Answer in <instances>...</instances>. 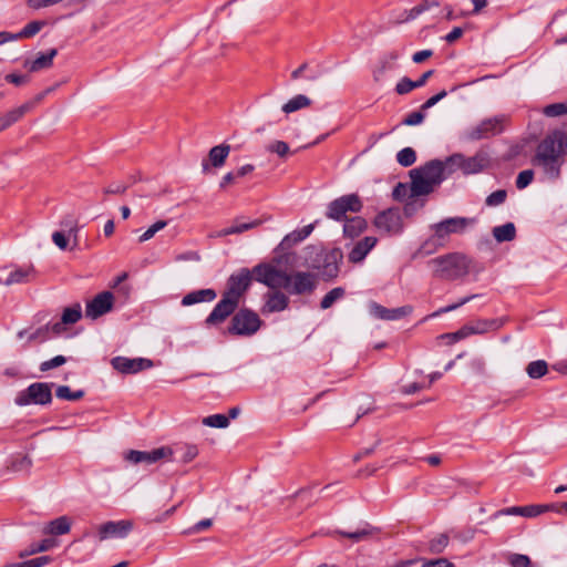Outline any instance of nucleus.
I'll return each mask as SVG.
<instances>
[{"instance_id": "nucleus-1", "label": "nucleus", "mask_w": 567, "mask_h": 567, "mask_svg": "<svg viewBox=\"0 0 567 567\" xmlns=\"http://www.w3.org/2000/svg\"><path fill=\"white\" fill-rule=\"evenodd\" d=\"M565 146L567 147L566 132L555 131L548 134L538 144L533 164L540 166L550 178L558 177Z\"/></svg>"}, {"instance_id": "nucleus-2", "label": "nucleus", "mask_w": 567, "mask_h": 567, "mask_svg": "<svg viewBox=\"0 0 567 567\" xmlns=\"http://www.w3.org/2000/svg\"><path fill=\"white\" fill-rule=\"evenodd\" d=\"M429 265L435 278L454 281L465 278L473 269L474 261L462 252H450L431 259Z\"/></svg>"}, {"instance_id": "nucleus-3", "label": "nucleus", "mask_w": 567, "mask_h": 567, "mask_svg": "<svg viewBox=\"0 0 567 567\" xmlns=\"http://www.w3.org/2000/svg\"><path fill=\"white\" fill-rule=\"evenodd\" d=\"M260 326L259 316L250 309L243 308L233 316L230 324L223 333L248 337L255 334Z\"/></svg>"}, {"instance_id": "nucleus-4", "label": "nucleus", "mask_w": 567, "mask_h": 567, "mask_svg": "<svg viewBox=\"0 0 567 567\" xmlns=\"http://www.w3.org/2000/svg\"><path fill=\"white\" fill-rule=\"evenodd\" d=\"M52 383L34 382L17 393L14 403L19 406L50 404L52 402Z\"/></svg>"}, {"instance_id": "nucleus-5", "label": "nucleus", "mask_w": 567, "mask_h": 567, "mask_svg": "<svg viewBox=\"0 0 567 567\" xmlns=\"http://www.w3.org/2000/svg\"><path fill=\"white\" fill-rule=\"evenodd\" d=\"M255 280L270 289H289L291 284L290 275L271 264H260L252 268Z\"/></svg>"}, {"instance_id": "nucleus-6", "label": "nucleus", "mask_w": 567, "mask_h": 567, "mask_svg": "<svg viewBox=\"0 0 567 567\" xmlns=\"http://www.w3.org/2000/svg\"><path fill=\"white\" fill-rule=\"evenodd\" d=\"M489 163L486 153L478 152L472 157H465L461 153H456L446 158L445 165L450 171L461 169L464 174H476L484 171Z\"/></svg>"}, {"instance_id": "nucleus-7", "label": "nucleus", "mask_w": 567, "mask_h": 567, "mask_svg": "<svg viewBox=\"0 0 567 567\" xmlns=\"http://www.w3.org/2000/svg\"><path fill=\"white\" fill-rule=\"evenodd\" d=\"M134 529L132 519L107 520L96 526L100 543L110 539H125Z\"/></svg>"}, {"instance_id": "nucleus-8", "label": "nucleus", "mask_w": 567, "mask_h": 567, "mask_svg": "<svg viewBox=\"0 0 567 567\" xmlns=\"http://www.w3.org/2000/svg\"><path fill=\"white\" fill-rule=\"evenodd\" d=\"M252 278V270L250 271L247 268L240 269L228 278L226 289L221 295L230 300H235L236 303L239 305L240 299L248 290Z\"/></svg>"}, {"instance_id": "nucleus-9", "label": "nucleus", "mask_w": 567, "mask_h": 567, "mask_svg": "<svg viewBox=\"0 0 567 567\" xmlns=\"http://www.w3.org/2000/svg\"><path fill=\"white\" fill-rule=\"evenodd\" d=\"M506 122L507 117L505 115L486 118L476 126L467 130L465 133L466 138L470 141H478L501 134L505 128Z\"/></svg>"}, {"instance_id": "nucleus-10", "label": "nucleus", "mask_w": 567, "mask_h": 567, "mask_svg": "<svg viewBox=\"0 0 567 567\" xmlns=\"http://www.w3.org/2000/svg\"><path fill=\"white\" fill-rule=\"evenodd\" d=\"M362 202L357 194H348L332 200L328 205L327 217L334 220H342L348 212L359 213Z\"/></svg>"}, {"instance_id": "nucleus-11", "label": "nucleus", "mask_w": 567, "mask_h": 567, "mask_svg": "<svg viewBox=\"0 0 567 567\" xmlns=\"http://www.w3.org/2000/svg\"><path fill=\"white\" fill-rule=\"evenodd\" d=\"M468 224L470 220L464 217H453L442 220L432 226L434 234L431 241H433L435 246H443L451 234L464 231Z\"/></svg>"}, {"instance_id": "nucleus-12", "label": "nucleus", "mask_w": 567, "mask_h": 567, "mask_svg": "<svg viewBox=\"0 0 567 567\" xmlns=\"http://www.w3.org/2000/svg\"><path fill=\"white\" fill-rule=\"evenodd\" d=\"M172 455H173V450L171 447L162 446L158 449H154L152 451L131 450L125 454V460L133 464H140V463L153 464L163 458L171 460Z\"/></svg>"}, {"instance_id": "nucleus-13", "label": "nucleus", "mask_w": 567, "mask_h": 567, "mask_svg": "<svg viewBox=\"0 0 567 567\" xmlns=\"http://www.w3.org/2000/svg\"><path fill=\"white\" fill-rule=\"evenodd\" d=\"M235 300H230L221 295V299L214 307L213 311L205 320L207 327H219L223 324L238 308Z\"/></svg>"}, {"instance_id": "nucleus-14", "label": "nucleus", "mask_w": 567, "mask_h": 567, "mask_svg": "<svg viewBox=\"0 0 567 567\" xmlns=\"http://www.w3.org/2000/svg\"><path fill=\"white\" fill-rule=\"evenodd\" d=\"M114 296L110 291H103L96 295L86 303L85 316L92 320L110 312L113 309Z\"/></svg>"}, {"instance_id": "nucleus-15", "label": "nucleus", "mask_w": 567, "mask_h": 567, "mask_svg": "<svg viewBox=\"0 0 567 567\" xmlns=\"http://www.w3.org/2000/svg\"><path fill=\"white\" fill-rule=\"evenodd\" d=\"M374 225L385 234H399L403 228L400 212L393 208L380 213L374 219Z\"/></svg>"}, {"instance_id": "nucleus-16", "label": "nucleus", "mask_w": 567, "mask_h": 567, "mask_svg": "<svg viewBox=\"0 0 567 567\" xmlns=\"http://www.w3.org/2000/svg\"><path fill=\"white\" fill-rule=\"evenodd\" d=\"M111 364L115 370L124 374L137 373L142 370L150 369L153 367V362L148 359H128L124 357L113 358Z\"/></svg>"}, {"instance_id": "nucleus-17", "label": "nucleus", "mask_w": 567, "mask_h": 567, "mask_svg": "<svg viewBox=\"0 0 567 567\" xmlns=\"http://www.w3.org/2000/svg\"><path fill=\"white\" fill-rule=\"evenodd\" d=\"M291 284L290 288L287 289L290 293L302 295L310 293L317 286L316 275L311 272H296L290 275Z\"/></svg>"}, {"instance_id": "nucleus-18", "label": "nucleus", "mask_w": 567, "mask_h": 567, "mask_svg": "<svg viewBox=\"0 0 567 567\" xmlns=\"http://www.w3.org/2000/svg\"><path fill=\"white\" fill-rule=\"evenodd\" d=\"M554 505H528V506H513L497 511L494 517L508 516V515H520L524 517H536L548 511H553Z\"/></svg>"}, {"instance_id": "nucleus-19", "label": "nucleus", "mask_w": 567, "mask_h": 567, "mask_svg": "<svg viewBox=\"0 0 567 567\" xmlns=\"http://www.w3.org/2000/svg\"><path fill=\"white\" fill-rule=\"evenodd\" d=\"M507 321V317L493 319H476L467 323L466 326L470 334H485L488 332L498 331Z\"/></svg>"}, {"instance_id": "nucleus-20", "label": "nucleus", "mask_w": 567, "mask_h": 567, "mask_svg": "<svg viewBox=\"0 0 567 567\" xmlns=\"http://www.w3.org/2000/svg\"><path fill=\"white\" fill-rule=\"evenodd\" d=\"M82 318V307L75 303L72 307L64 308L61 320L51 324V331L54 334H61L68 326L76 323Z\"/></svg>"}, {"instance_id": "nucleus-21", "label": "nucleus", "mask_w": 567, "mask_h": 567, "mask_svg": "<svg viewBox=\"0 0 567 567\" xmlns=\"http://www.w3.org/2000/svg\"><path fill=\"white\" fill-rule=\"evenodd\" d=\"M370 312L375 318L381 320H399L412 313L413 308L411 306H403L394 309H388L377 302H372L370 306Z\"/></svg>"}, {"instance_id": "nucleus-22", "label": "nucleus", "mask_w": 567, "mask_h": 567, "mask_svg": "<svg viewBox=\"0 0 567 567\" xmlns=\"http://www.w3.org/2000/svg\"><path fill=\"white\" fill-rule=\"evenodd\" d=\"M230 152V145L223 143L209 150L208 159L202 163L203 171L208 172L210 166L215 168L221 167Z\"/></svg>"}, {"instance_id": "nucleus-23", "label": "nucleus", "mask_w": 567, "mask_h": 567, "mask_svg": "<svg viewBox=\"0 0 567 567\" xmlns=\"http://www.w3.org/2000/svg\"><path fill=\"white\" fill-rule=\"evenodd\" d=\"M35 269L32 265L18 267L12 270L6 279L0 278V285L12 286L18 284H25L35 277Z\"/></svg>"}, {"instance_id": "nucleus-24", "label": "nucleus", "mask_w": 567, "mask_h": 567, "mask_svg": "<svg viewBox=\"0 0 567 567\" xmlns=\"http://www.w3.org/2000/svg\"><path fill=\"white\" fill-rule=\"evenodd\" d=\"M447 167L441 161H431L423 167L416 168L422 176L427 179L433 186L440 184L443 179V172Z\"/></svg>"}, {"instance_id": "nucleus-25", "label": "nucleus", "mask_w": 567, "mask_h": 567, "mask_svg": "<svg viewBox=\"0 0 567 567\" xmlns=\"http://www.w3.org/2000/svg\"><path fill=\"white\" fill-rule=\"evenodd\" d=\"M265 298L266 302L261 309L262 313L282 311L288 307V297L278 290L266 293Z\"/></svg>"}, {"instance_id": "nucleus-26", "label": "nucleus", "mask_w": 567, "mask_h": 567, "mask_svg": "<svg viewBox=\"0 0 567 567\" xmlns=\"http://www.w3.org/2000/svg\"><path fill=\"white\" fill-rule=\"evenodd\" d=\"M56 49H51L47 53H39V55L33 60H25L23 66L29 72H39L41 70H45L52 66L53 59L56 56Z\"/></svg>"}, {"instance_id": "nucleus-27", "label": "nucleus", "mask_w": 567, "mask_h": 567, "mask_svg": "<svg viewBox=\"0 0 567 567\" xmlns=\"http://www.w3.org/2000/svg\"><path fill=\"white\" fill-rule=\"evenodd\" d=\"M410 176L412 179L410 187V198L426 195L433 190L434 186L427 179H425L417 169H412L410 172Z\"/></svg>"}, {"instance_id": "nucleus-28", "label": "nucleus", "mask_w": 567, "mask_h": 567, "mask_svg": "<svg viewBox=\"0 0 567 567\" xmlns=\"http://www.w3.org/2000/svg\"><path fill=\"white\" fill-rule=\"evenodd\" d=\"M375 237H364L362 240L358 241L350 251L348 256L349 261L354 264L362 261L368 255V252L375 246Z\"/></svg>"}, {"instance_id": "nucleus-29", "label": "nucleus", "mask_w": 567, "mask_h": 567, "mask_svg": "<svg viewBox=\"0 0 567 567\" xmlns=\"http://www.w3.org/2000/svg\"><path fill=\"white\" fill-rule=\"evenodd\" d=\"M32 109V103H24L7 113L0 114V132L9 128Z\"/></svg>"}, {"instance_id": "nucleus-30", "label": "nucleus", "mask_w": 567, "mask_h": 567, "mask_svg": "<svg viewBox=\"0 0 567 567\" xmlns=\"http://www.w3.org/2000/svg\"><path fill=\"white\" fill-rule=\"evenodd\" d=\"M216 297V291L210 288L195 290L183 297L182 305L188 307L198 302L213 301Z\"/></svg>"}, {"instance_id": "nucleus-31", "label": "nucleus", "mask_w": 567, "mask_h": 567, "mask_svg": "<svg viewBox=\"0 0 567 567\" xmlns=\"http://www.w3.org/2000/svg\"><path fill=\"white\" fill-rule=\"evenodd\" d=\"M71 529V519L68 516H60L51 520L44 529L45 534L64 535Z\"/></svg>"}, {"instance_id": "nucleus-32", "label": "nucleus", "mask_w": 567, "mask_h": 567, "mask_svg": "<svg viewBox=\"0 0 567 567\" xmlns=\"http://www.w3.org/2000/svg\"><path fill=\"white\" fill-rule=\"evenodd\" d=\"M342 259V252L340 250H333L326 258V265L322 270V275L326 278H334L339 272L338 261Z\"/></svg>"}, {"instance_id": "nucleus-33", "label": "nucleus", "mask_w": 567, "mask_h": 567, "mask_svg": "<svg viewBox=\"0 0 567 567\" xmlns=\"http://www.w3.org/2000/svg\"><path fill=\"white\" fill-rule=\"evenodd\" d=\"M367 227V223L362 217H352L346 220L343 233L349 238L359 236Z\"/></svg>"}, {"instance_id": "nucleus-34", "label": "nucleus", "mask_w": 567, "mask_h": 567, "mask_svg": "<svg viewBox=\"0 0 567 567\" xmlns=\"http://www.w3.org/2000/svg\"><path fill=\"white\" fill-rule=\"evenodd\" d=\"M493 236L497 243L511 241L516 237V228L513 223H506L493 228Z\"/></svg>"}, {"instance_id": "nucleus-35", "label": "nucleus", "mask_w": 567, "mask_h": 567, "mask_svg": "<svg viewBox=\"0 0 567 567\" xmlns=\"http://www.w3.org/2000/svg\"><path fill=\"white\" fill-rule=\"evenodd\" d=\"M261 224L259 219L248 221V223H238L236 221L233 226L225 228L218 233L219 237L234 235V234H241L244 231L250 230L252 228L258 227Z\"/></svg>"}, {"instance_id": "nucleus-36", "label": "nucleus", "mask_w": 567, "mask_h": 567, "mask_svg": "<svg viewBox=\"0 0 567 567\" xmlns=\"http://www.w3.org/2000/svg\"><path fill=\"white\" fill-rule=\"evenodd\" d=\"M310 105H311V100L308 96H306L303 94H298V95L293 96L291 100H289L286 104L282 105V111L285 113H292L298 110L308 107Z\"/></svg>"}, {"instance_id": "nucleus-37", "label": "nucleus", "mask_w": 567, "mask_h": 567, "mask_svg": "<svg viewBox=\"0 0 567 567\" xmlns=\"http://www.w3.org/2000/svg\"><path fill=\"white\" fill-rule=\"evenodd\" d=\"M548 372V364L545 360L532 361L526 367V373L532 379H539Z\"/></svg>"}, {"instance_id": "nucleus-38", "label": "nucleus", "mask_w": 567, "mask_h": 567, "mask_svg": "<svg viewBox=\"0 0 567 567\" xmlns=\"http://www.w3.org/2000/svg\"><path fill=\"white\" fill-rule=\"evenodd\" d=\"M336 534H338L342 537H347L354 543H358V542H362V540H365L369 537H371L373 534V529L372 528H362V529H358L355 532L337 530Z\"/></svg>"}, {"instance_id": "nucleus-39", "label": "nucleus", "mask_w": 567, "mask_h": 567, "mask_svg": "<svg viewBox=\"0 0 567 567\" xmlns=\"http://www.w3.org/2000/svg\"><path fill=\"white\" fill-rule=\"evenodd\" d=\"M55 395L62 400L78 401L84 396V391H71L68 385H59L56 388Z\"/></svg>"}, {"instance_id": "nucleus-40", "label": "nucleus", "mask_w": 567, "mask_h": 567, "mask_svg": "<svg viewBox=\"0 0 567 567\" xmlns=\"http://www.w3.org/2000/svg\"><path fill=\"white\" fill-rule=\"evenodd\" d=\"M51 561V557L41 556L30 560L21 561V563H8L1 567H43Z\"/></svg>"}, {"instance_id": "nucleus-41", "label": "nucleus", "mask_w": 567, "mask_h": 567, "mask_svg": "<svg viewBox=\"0 0 567 567\" xmlns=\"http://www.w3.org/2000/svg\"><path fill=\"white\" fill-rule=\"evenodd\" d=\"M44 25L42 21H32L28 23L19 33H14V40L27 39L35 35Z\"/></svg>"}, {"instance_id": "nucleus-42", "label": "nucleus", "mask_w": 567, "mask_h": 567, "mask_svg": "<svg viewBox=\"0 0 567 567\" xmlns=\"http://www.w3.org/2000/svg\"><path fill=\"white\" fill-rule=\"evenodd\" d=\"M344 296V289L341 287L333 288L330 290L321 300L320 307L322 309H329L332 305Z\"/></svg>"}, {"instance_id": "nucleus-43", "label": "nucleus", "mask_w": 567, "mask_h": 567, "mask_svg": "<svg viewBox=\"0 0 567 567\" xmlns=\"http://www.w3.org/2000/svg\"><path fill=\"white\" fill-rule=\"evenodd\" d=\"M396 159L400 165L409 167L415 163L416 154L413 148L405 147L398 153Z\"/></svg>"}, {"instance_id": "nucleus-44", "label": "nucleus", "mask_w": 567, "mask_h": 567, "mask_svg": "<svg viewBox=\"0 0 567 567\" xmlns=\"http://www.w3.org/2000/svg\"><path fill=\"white\" fill-rule=\"evenodd\" d=\"M203 424L210 427H227L229 424V419L224 414H214L204 417Z\"/></svg>"}, {"instance_id": "nucleus-45", "label": "nucleus", "mask_w": 567, "mask_h": 567, "mask_svg": "<svg viewBox=\"0 0 567 567\" xmlns=\"http://www.w3.org/2000/svg\"><path fill=\"white\" fill-rule=\"evenodd\" d=\"M167 226L166 220H157L153 225H151L138 238L140 243H145L150 239H152L155 234L162 229H164Z\"/></svg>"}, {"instance_id": "nucleus-46", "label": "nucleus", "mask_w": 567, "mask_h": 567, "mask_svg": "<svg viewBox=\"0 0 567 567\" xmlns=\"http://www.w3.org/2000/svg\"><path fill=\"white\" fill-rule=\"evenodd\" d=\"M468 336H471V334H470V332L467 330V326L465 324L461 329H458L457 331L441 334L439 338L443 339V340H446V342L449 344H452L454 342H457V341H460L462 339L467 338Z\"/></svg>"}, {"instance_id": "nucleus-47", "label": "nucleus", "mask_w": 567, "mask_h": 567, "mask_svg": "<svg viewBox=\"0 0 567 567\" xmlns=\"http://www.w3.org/2000/svg\"><path fill=\"white\" fill-rule=\"evenodd\" d=\"M507 561L512 567H533L530 558L523 554H509Z\"/></svg>"}, {"instance_id": "nucleus-48", "label": "nucleus", "mask_w": 567, "mask_h": 567, "mask_svg": "<svg viewBox=\"0 0 567 567\" xmlns=\"http://www.w3.org/2000/svg\"><path fill=\"white\" fill-rule=\"evenodd\" d=\"M544 114L549 117H556L567 114V105L565 103H554L544 107Z\"/></svg>"}, {"instance_id": "nucleus-49", "label": "nucleus", "mask_w": 567, "mask_h": 567, "mask_svg": "<svg viewBox=\"0 0 567 567\" xmlns=\"http://www.w3.org/2000/svg\"><path fill=\"white\" fill-rule=\"evenodd\" d=\"M449 545V536L446 534H440L437 537L431 540L430 550L435 554L442 553Z\"/></svg>"}, {"instance_id": "nucleus-50", "label": "nucleus", "mask_w": 567, "mask_h": 567, "mask_svg": "<svg viewBox=\"0 0 567 567\" xmlns=\"http://www.w3.org/2000/svg\"><path fill=\"white\" fill-rule=\"evenodd\" d=\"M267 151L276 153L279 157H286L290 150L289 145L284 141H275L267 146Z\"/></svg>"}, {"instance_id": "nucleus-51", "label": "nucleus", "mask_w": 567, "mask_h": 567, "mask_svg": "<svg viewBox=\"0 0 567 567\" xmlns=\"http://www.w3.org/2000/svg\"><path fill=\"white\" fill-rule=\"evenodd\" d=\"M507 198V192L505 189H498L486 197L487 206H498L502 205Z\"/></svg>"}, {"instance_id": "nucleus-52", "label": "nucleus", "mask_w": 567, "mask_h": 567, "mask_svg": "<svg viewBox=\"0 0 567 567\" xmlns=\"http://www.w3.org/2000/svg\"><path fill=\"white\" fill-rule=\"evenodd\" d=\"M66 362V358L64 355H56L48 361H43L40 364V371L47 372L51 369L63 365Z\"/></svg>"}, {"instance_id": "nucleus-53", "label": "nucleus", "mask_w": 567, "mask_h": 567, "mask_svg": "<svg viewBox=\"0 0 567 567\" xmlns=\"http://www.w3.org/2000/svg\"><path fill=\"white\" fill-rule=\"evenodd\" d=\"M413 89H416L415 82L409 78H402L395 85V92L399 95H404L411 92Z\"/></svg>"}, {"instance_id": "nucleus-54", "label": "nucleus", "mask_w": 567, "mask_h": 567, "mask_svg": "<svg viewBox=\"0 0 567 567\" xmlns=\"http://www.w3.org/2000/svg\"><path fill=\"white\" fill-rule=\"evenodd\" d=\"M480 295H471V296H467L463 299H461L457 303H454V305H450L447 307H444V308H441L440 310L435 311L434 313H432V317H437L440 316L441 313H445V312H450V311H453L455 309H457L458 307L467 303L468 301L475 299V298H478Z\"/></svg>"}, {"instance_id": "nucleus-55", "label": "nucleus", "mask_w": 567, "mask_h": 567, "mask_svg": "<svg viewBox=\"0 0 567 567\" xmlns=\"http://www.w3.org/2000/svg\"><path fill=\"white\" fill-rule=\"evenodd\" d=\"M534 177V172L530 169L522 171L516 178V187L523 189L527 187Z\"/></svg>"}, {"instance_id": "nucleus-56", "label": "nucleus", "mask_w": 567, "mask_h": 567, "mask_svg": "<svg viewBox=\"0 0 567 567\" xmlns=\"http://www.w3.org/2000/svg\"><path fill=\"white\" fill-rule=\"evenodd\" d=\"M56 545V542L52 538L43 539L39 545H30V551L33 553V555L43 553L49 550L50 548L54 547Z\"/></svg>"}, {"instance_id": "nucleus-57", "label": "nucleus", "mask_w": 567, "mask_h": 567, "mask_svg": "<svg viewBox=\"0 0 567 567\" xmlns=\"http://www.w3.org/2000/svg\"><path fill=\"white\" fill-rule=\"evenodd\" d=\"M424 117L425 115L422 110L419 112H412L403 120V124L409 126L417 125L423 122Z\"/></svg>"}, {"instance_id": "nucleus-58", "label": "nucleus", "mask_w": 567, "mask_h": 567, "mask_svg": "<svg viewBox=\"0 0 567 567\" xmlns=\"http://www.w3.org/2000/svg\"><path fill=\"white\" fill-rule=\"evenodd\" d=\"M213 520L210 518L202 519L198 523H196L193 527H190L187 533L188 534H197L202 530L208 529L212 527Z\"/></svg>"}, {"instance_id": "nucleus-59", "label": "nucleus", "mask_w": 567, "mask_h": 567, "mask_svg": "<svg viewBox=\"0 0 567 567\" xmlns=\"http://www.w3.org/2000/svg\"><path fill=\"white\" fill-rule=\"evenodd\" d=\"M52 240L60 249L65 250L68 248V238L63 231H54Z\"/></svg>"}, {"instance_id": "nucleus-60", "label": "nucleus", "mask_w": 567, "mask_h": 567, "mask_svg": "<svg viewBox=\"0 0 567 567\" xmlns=\"http://www.w3.org/2000/svg\"><path fill=\"white\" fill-rule=\"evenodd\" d=\"M446 91H441L439 92L437 94L433 95L432 97H430L427 101H425L422 106H421V110L422 111H425L432 106H434L437 102H440L441 100H443L445 96H446Z\"/></svg>"}, {"instance_id": "nucleus-61", "label": "nucleus", "mask_w": 567, "mask_h": 567, "mask_svg": "<svg viewBox=\"0 0 567 567\" xmlns=\"http://www.w3.org/2000/svg\"><path fill=\"white\" fill-rule=\"evenodd\" d=\"M392 195L395 199L402 200L408 195L410 196V188L406 185L399 183L394 187Z\"/></svg>"}, {"instance_id": "nucleus-62", "label": "nucleus", "mask_w": 567, "mask_h": 567, "mask_svg": "<svg viewBox=\"0 0 567 567\" xmlns=\"http://www.w3.org/2000/svg\"><path fill=\"white\" fill-rule=\"evenodd\" d=\"M422 567H455V566L446 558H437V559L425 561Z\"/></svg>"}, {"instance_id": "nucleus-63", "label": "nucleus", "mask_w": 567, "mask_h": 567, "mask_svg": "<svg viewBox=\"0 0 567 567\" xmlns=\"http://www.w3.org/2000/svg\"><path fill=\"white\" fill-rule=\"evenodd\" d=\"M198 454V450L195 445H185L184 446V454H183V462L188 463L192 460H194Z\"/></svg>"}, {"instance_id": "nucleus-64", "label": "nucleus", "mask_w": 567, "mask_h": 567, "mask_svg": "<svg viewBox=\"0 0 567 567\" xmlns=\"http://www.w3.org/2000/svg\"><path fill=\"white\" fill-rule=\"evenodd\" d=\"M433 55L432 50H422L413 54L412 61L416 64L424 62Z\"/></svg>"}]
</instances>
